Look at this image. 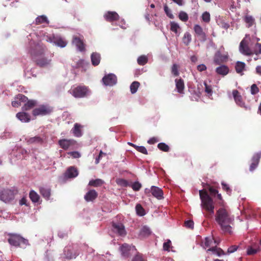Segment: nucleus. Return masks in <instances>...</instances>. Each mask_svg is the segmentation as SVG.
<instances>
[{"label": "nucleus", "instance_id": "1", "mask_svg": "<svg viewBox=\"0 0 261 261\" xmlns=\"http://www.w3.org/2000/svg\"><path fill=\"white\" fill-rule=\"evenodd\" d=\"M47 48L42 42H30L28 53L32 60L40 67L43 68L51 64V59L44 56Z\"/></svg>", "mask_w": 261, "mask_h": 261}, {"label": "nucleus", "instance_id": "2", "mask_svg": "<svg viewBox=\"0 0 261 261\" xmlns=\"http://www.w3.org/2000/svg\"><path fill=\"white\" fill-rule=\"evenodd\" d=\"M215 220L224 233H231L234 218L227 210L224 207L218 209L215 215Z\"/></svg>", "mask_w": 261, "mask_h": 261}, {"label": "nucleus", "instance_id": "3", "mask_svg": "<svg viewBox=\"0 0 261 261\" xmlns=\"http://www.w3.org/2000/svg\"><path fill=\"white\" fill-rule=\"evenodd\" d=\"M199 196L201 201V207L206 212L204 216L207 219L213 218L214 215L215 205L212 198L208 194L205 189L199 190Z\"/></svg>", "mask_w": 261, "mask_h": 261}, {"label": "nucleus", "instance_id": "4", "mask_svg": "<svg viewBox=\"0 0 261 261\" xmlns=\"http://www.w3.org/2000/svg\"><path fill=\"white\" fill-rule=\"evenodd\" d=\"M202 246L203 248L210 247L207 250V252L212 251L213 254L218 256L224 254V252L220 248H217L216 244H218L216 240L212 237H206L204 241L202 242Z\"/></svg>", "mask_w": 261, "mask_h": 261}, {"label": "nucleus", "instance_id": "5", "mask_svg": "<svg viewBox=\"0 0 261 261\" xmlns=\"http://www.w3.org/2000/svg\"><path fill=\"white\" fill-rule=\"evenodd\" d=\"M9 236L8 241L11 245L15 247H25L29 244L28 240L19 234L11 233L9 234Z\"/></svg>", "mask_w": 261, "mask_h": 261}, {"label": "nucleus", "instance_id": "6", "mask_svg": "<svg viewBox=\"0 0 261 261\" xmlns=\"http://www.w3.org/2000/svg\"><path fill=\"white\" fill-rule=\"evenodd\" d=\"M15 193L13 190L6 189L0 192V200L5 203H8L14 199Z\"/></svg>", "mask_w": 261, "mask_h": 261}, {"label": "nucleus", "instance_id": "7", "mask_svg": "<svg viewBox=\"0 0 261 261\" xmlns=\"http://www.w3.org/2000/svg\"><path fill=\"white\" fill-rule=\"evenodd\" d=\"M89 92L88 88L85 86H79L73 88L70 92L75 98H82L86 96Z\"/></svg>", "mask_w": 261, "mask_h": 261}, {"label": "nucleus", "instance_id": "8", "mask_svg": "<svg viewBox=\"0 0 261 261\" xmlns=\"http://www.w3.org/2000/svg\"><path fill=\"white\" fill-rule=\"evenodd\" d=\"M53 112V109L47 105H41L33 110L32 114L34 116L46 115Z\"/></svg>", "mask_w": 261, "mask_h": 261}, {"label": "nucleus", "instance_id": "9", "mask_svg": "<svg viewBox=\"0 0 261 261\" xmlns=\"http://www.w3.org/2000/svg\"><path fill=\"white\" fill-rule=\"evenodd\" d=\"M150 192L151 193L153 196L159 200L162 199L164 198L162 190L158 187L151 186L150 189H145V193L146 194H148Z\"/></svg>", "mask_w": 261, "mask_h": 261}, {"label": "nucleus", "instance_id": "10", "mask_svg": "<svg viewBox=\"0 0 261 261\" xmlns=\"http://www.w3.org/2000/svg\"><path fill=\"white\" fill-rule=\"evenodd\" d=\"M76 144V141L73 139H63L58 141V144L60 147L65 150L71 148Z\"/></svg>", "mask_w": 261, "mask_h": 261}, {"label": "nucleus", "instance_id": "11", "mask_svg": "<svg viewBox=\"0 0 261 261\" xmlns=\"http://www.w3.org/2000/svg\"><path fill=\"white\" fill-rule=\"evenodd\" d=\"M102 82L106 86H113L117 83V76L113 73H110L104 76Z\"/></svg>", "mask_w": 261, "mask_h": 261}, {"label": "nucleus", "instance_id": "12", "mask_svg": "<svg viewBox=\"0 0 261 261\" xmlns=\"http://www.w3.org/2000/svg\"><path fill=\"white\" fill-rule=\"evenodd\" d=\"M112 227L113 231L117 233L119 236L125 237L126 235V231L123 224L113 223Z\"/></svg>", "mask_w": 261, "mask_h": 261}, {"label": "nucleus", "instance_id": "13", "mask_svg": "<svg viewBox=\"0 0 261 261\" xmlns=\"http://www.w3.org/2000/svg\"><path fill=\"white\" fill-rule=\"evenodd\" d=\"M103 17L105 20L109 22L117 21L119 19V15L114 11H108L105 14Z\"/></svg>", "mask_w": 261, "mask_h": 261}, {"label": "nucleus", "instance_id": "14", "mask_svg": "<svg viewBox=\"0 0 261 261\" xmlns=\"http://www.w3.org/2000/svg\"><path fill=\"white\" fill-rule=\"evenodd\" d=\"M194 31L201 41H205L206 40V35L200 25L195 24L194 27Z\"/></svg>", "mask_w": 261, "mask_h": 261}, {"label": "nucleus", "instance_id": "15", "mask_svg": "<svg viewBox=\"0 0 261 261\" xmlns=\"http://www.w3.org/2000/svg\"><path fill=\"white\" fill-rule=\"evenodd\" d=\"M232 95L236 103L241 107H245V103L240 93L237 90L232 91Z\"/></svg>", "mask_w": 261, "mask_h": 261}, {"label": "nucleus", "instance_id": "16", "mask_svg": "<svg viewBox=\"0 0 261 261\" xmlns=\"http://www.w3.org/2000/svg\"><path fill=\"white\" fill-rule=\"evenodd\" d=\"M260 157V153H256L253 155L252 158L251 163L249 168L250 171H252L256 168L258 164Z\"/></svg>", "mask_w": 261, "mask_h": 261}, {"label": "nucleus", "instance_id": "17", "mask_svg": "<svg viewBox=\"0 0 261 261\" xmlns=\"http://www.w3.org/2000/svg\"><path fill=\"white\" fill-rule=\"evenodd\" d=\"M83 126L81 124L75 123L73 127L71 129V132L73 136L76 137H81L83 135L82 130Z\"/></svg>", "mask_w": 261, "mask_h": 261}, {"label": "nucleus", "instance_id": "18", "mask_svg": "<svg viewBox=\"0 0 261 261\" xmlns=\"http://www.w3.org/2000/svg\"><path fill=\"white\" fill-rule=\"evenodd\" d=\"M98 196L97 192L94 190H91L88 191L84 196L86 201H92Z\"/></svg>", "mask_w": 261, "mask_h": 261}, {"label": "nucleus", "instance_id": "19", "mask_svg": "<svg viewBox=\"0 0 261 261\" xmlns=\"http://www.w3.org/2000/svg\"><path fill=\"white\" fill-rule=\"evenodd\" d=\"M73 43L76 45L80 51H84L85 50V44L80 38L77 37H74Z\"/></svg>", "mask_w": 261, "mask_h": 261}, {"label": "nucleus", "instance_id": "20", "mask_svg": "<svg viewBox=\"0 0 261 261\" xmlns=\"http://www.w3.org/2000/svg\"><path fill=\"white\" fill-rule=\"evenodd\" d=\"M175 86L177 91L178 93L182 94L185 89V84L184 80L180 79H176L175 80Z\"/></svg>", "mask_w": 261, "mask_h": 261}, {"label": "nucleus", "instance_id": "21", "mask_svg": "<svg viewBox=\"0 0 261 261\" xmlns=\"http://www.w3.org/2000/svg\"><path fill=\"white\" fill-rule=\"evenodd\" d=\"M16 117L22 122H29L31 120L30 115L25 112L17 113Z\"/></svg>", "mask_w": 261, "mask_h": 261}, {"label": "nucleus", "instance_id": "22", "mask_svg": "<svg viewBox=\"0 0 261 261\" xmlns=\"http://www.w3.org/2000/svg\"><path fill=\"white\" fill-rule=\"evenodd\" d=\"M130 247L129 245L127 244H124L122 245V246L120 247V251L121 252V255L124 257H129L130 253Z\"/></svg>", "mask_w": 261, "mask_h": 261}, {"label": "nucleus", "instance_id": "23", "mask_svg": "<svg viewBox=\"0 0 261 261\" xmlns=\"http://www.w3.org/2000/svg\"><path fill=\"white\" fill-rule=\"evenodd\" d=\"M43 139L40 136H35L29 139L27 142L29 144H39L41 145L43 143Z\"/></svg>", "mask_w": 261, "mask_h": 261}, {"label": "nucleus", "instance_id": "24", "mask_svg": "<svg viewBox=\"0 0 261 261\" xmlns=\"http://www.w3.org/2000/svg\"><path fill=\"white\" fill-rule=\"evenodd\" d=\"M66 176L69 178L75 177L78 175V171L74 167H69L66 172Z\"/></svg>", "mask_w": 261, "mask_h": 261}, {"label": "nucleus", "instance_id": "25", "mask_svg": "<svg viewBox=\"0 0 261 261\" xmlns=\"http://www.w3.org/2000/svg\"><path fill=\"white\" fill-rule=\"evenodd\" d=\"M91 59L92 65L97 66L100 61V55L97 53H93L91 55Z\"/></svg>", "mask_w": 261, "mask_h": 261}, {"label": "nucleus", "instance_id": "26", "mask_svg": "<svg viewBox=\"0 0 261 261\" xmlns=\"http://www.w3.org/2000/svg\"><path fill=\"white\" fill-rule=\"evenodd\" d=\"M39 192L41 195L46 199L48 200L50 196L51 190L49 188L40 187Z\"/></svg>", "mask_w": 261, "mask_h": 261}, {"label": "nucleus", "instance_id": "27", "mask_svg": "<svg viewBox=\"0 0 261 261\" xmlns=\"http://www.w3.org/2000/svg\"><path fill=\"white\" fill-rule=\"evenodd\" d=\"M246 26L248 28L253 27L255 28L256 23L254 18L251 16L246 15Z\"/></svg>", "mask_w": 261, "mask_h": 261}, {"label": "nucleus", "instance_id": "28", "mask_svg": "<svg viewBox=\"0 0 261 261\" xmlns=\"http://www.w3.org/2000/svg\"><path fill=\"white\" fill-rule=\"evenodd\" d=\"M216 72L220 75H225L229 71L228 67L225 65H222L217 67L216 69Z\"/></svg>", "mask_w": 261, "mask_h": 261}, {"label": "nucleus", "instance_id": "29", "mask_svg": "<svg viewBox=\"0 0 261 261\" xmlns=\"http://www.w3.org/2000/svg\"><path fill=\"white\" fill-rule=\"evenodd\" d=\"M46 23V24H49V21L47 19L46 16L44 15H41L38 16L35 20V24L36 25Z\"/></svg>", "mask_w": 261, "mask_h": 261}, {"label": "nucleus", "instance_id": "30", "mask_svg": "<svg viewBox=\"0 0 261 261\" xmlns=\"http://www.w3.org/2000/svg\"><path fill=\"white\" fill-rule=\"evenodd\" d=\"M150 234V229L147 226H143L140 230L139 235L141 237L145 238L148 237Z\"/></svg>", "mask_w": 261, "mask_h": 261}, {"label": "nucleus", "instance_id": "31", "mask_svg": "<svg viewBox=\"0 0 261 261\" xmlns=\"http://www.w3.org/2000/svg\"><path fill=\"white\" fill-rule=\"evenodd\" d=\"M36 105V101L33 100H28L22 107L23 111H28L33 108Z\"/></svg>", "mask_w": 261, "mask_h": 261}, {"label": "nucleus", "instance_id": "32", "mask_svg": "<svg viewBox=\"0 0 261 261\" xmlns=\"http://www.w3.org/2000/svg\"><path fill=\"white\" fill-rule=\"evenodd\" d=\"M54 43L60 47H64L67 45V42L62 38L55 39Z\"/></svg>", "mask_w": 261, "mask_h": 261}, {"label": "nucleus", "instance_id": "33", "mask_svg": "<svg viewBox=\"0 0 261 261\" xmlns=\"http://www.w3.org/2000/svg\"><path fill=\"white\" fill-rule=\"evenodd\" d=\"M103 184V181L100 179L91 180L89 182V185L94 187L101 186Z\"/></svg>", "mask_w": 261, "mask_h": 261}, {"label": "nucleus", "instance_id": "34", "mask_svg": "<svg viewBox=\"0 0 261 261\" xmlns=\"http://www.w3.org/2000/svg\"><path fill=\"white\" fill-rule=\"evenodd\" d=\"M192 40L191 35L189 32L185 33L182 38V42L186 45H188Z\"/></svg>", "mask_w": 261, "mask_h": 261}, {"label": "nucleus", "instance_id": "35", "mask_svg": "<svg viewBox=\"0 0 261 261\" xmlns=\"http://www.w3.org/2000/svg\"><path fill=\"white\" fill-rule=\"evenodd\" d=\"M140 83L138 82H133L130 86V90L131 93L133 94L137 92Z\"/></svg>", "mask_w": 261, "mask_h": 261}, {"label": "nucleus", "instance_id": "36", "mask_svg": "<svg viewBox=\"0 0 261 261\" xmlns=\"http://www.w3.org/2000/svg\"><path fill=\"white\" fill-rule=\"evenodd\" d=\"M30 198L33 202H37L39 199V196L35 191H31L30 193Z\"/></svg>", "mask_w": 261, "mask_h": 261}, {"label": "nucleus", "instance_id": "37", "mask_svg": "<svg viewBox=\"0 0 261 261\" xmlns=\"http://www.w3.org/2000/svg\"><path fill=\"white\" fill-rule=\"evenodd\" d=\"M148 58L145 56H141L137 59V62L140 65H144L147 63Z\"/></svg>", "mask_w": 261, "mask_h": 261}, {"label": "nucleus", "instance_id": "38", "mask_svg": "<svg viewBox=\"0 0 261 261\" xmlns=\"http://www.w3.org/2000/svg\"><path fill=\"white\" fill-rule=\"evenodd\" d=\"M180 29L178 24L174 21L170 22V30L171 31L174 32L175 34H177L178 30Z\"/></svg>", "mask_w": 261, "mask_h": 261}, {"label": "nucleus", "instance_id": "39", "mask_svg": "<svg viewBox=\"0 0 261 261\" xmlns=\"http://www.w3.org/2000/svg\"><path fill=\"white\" fill-rule=\"evenodd\" d=\"M245 67V64L242 62H237L236 65V70L237 73H241L242 75V71Z\"/></svg>", "mask_w": 261, "mask_h": 261}, {"label": "nucleus", "instance_id": "40", "mask_svg": "<svg viewBox=\"0 0 261 261\" xmlns=\"http://www.w3.org/2000/svg\"><path fill=\"white\" fill-rule=\"evenodd\" d=\"M64 252L65 257L68 259L73 258H74L76 256V255L75 254H73L72 251L70 249L65 250Z\"/></svg>", "mask_w": 261, "mask_h": 261}, {"label": "nucleus", "instance_id": "41", "mask_svg": "<svg viewBox=\"0 0 261 261\" xmlns=\"http://www.w3.org/2000/svg\"><path fill=\"white\" fill-rule=\"evenodd\" d=\"M136 210L137 214L140 216H142L145 215L144 209L143 208L142 205L140 204H137L136 206Z\"/></svg>", "mask_w": 261, "mask_h": 261}, {"label": "nucleus", "instance_id": "42", "mask_svg": "<svg viewBox=\"0 0 261 261\" xmlns=\"http://www.w3.org/2000/svg\"><path fill=\"white\" fill-rule=\"evenodd\" d=\"M179 66L176 64H174L171 67V73L174 76L179 75V73L178 71Z\"/></svg>", "mask_w": 261, "mask_h": 261}, {"label": "nucleus", "instance_id": "43", "mask_svg": "<svg viewBox=\"0 0 261 261\" xmlns=\"http://www.w3.org/2000/svg\"><path fill=\"white\" fill-rule=\"evenodd\" d=\"M179 19L184 21L186 22L188 20L189 16L187 13L184 11H180L178 15Z\"/></svg>", "mask_w": 261, "mask_h": 261}, {"label": "nucleus", "instance_id": "44", "mask_svg": "<svg viewBox=\"0 0 261 261\" xmlns=\"http://www.w3.org/2000/svg\"><path fill=\"white\" fill-rule=\"evenodd\" d=\"M158 147L159 149L164 152H168L169 151V147L164 143H159Z\"/></svg>", "mask_w": 261, "mask_h": 261}, {"label": "nucleus", "instance_id": "45", "mask_svg": "<svg viewBox=\"0 0 261 261\" xmlns=\"http://www.w3.org/2000/svg\"><path fill=\"white\" fill-rule=\"evenodd\" d=\"M202 21L206 22L208 23L211 20V16L209 12L205 11L202 14Z\"/></svg>", "mask_w": 261, "mask_h": 261}, {"label": "nucleus", "instance_id": "46", "mask_svg": "<svg viewBox=\"0 0 261 261\" xmlns=\"http://www.w3.org/2000/svg\"><path fill=\"white\" fill-rule=\"evenodd\" d=\"M85 64L86 62L84 60L80 59L76 62L75 64L73 65V67L76 68L84 67Z\"/></svg>", "mask_w": 261, "mask_h": 261}, {"label": "nucleus", "instance_id": "47", "mask_svg": "<svg viewBox=\"0 0 261 261\" xmlns=\"http://www.w3.org/2000/svg\"><path fill=\"white\" fill-rule=\"evenodd\" d=\"M253 53L256 55L260 54H261V44L256 43L254 46L253 49Z\"/></svg>", "mask_w": 261, "mask_h": 261}, {"label": "nucleus", "instance_id": "48", "mask_svg": "<svg viewBox=\"0 0 261 261\" xmlns=\"http://www.w3.org/2000/svg\"><path fill=\"white\" fill-rule=\"evenodd\" d=\"M131 187L134 191H138L142 187V185L139 182L135 181L132 185Z\"/></svg>", "mask_w": 261, "mask_h": 261}, {"label": "nucleus", "instance_id": "49", "mask_svg": "<svg viewBox=\"0 0 261 261\" xmlns=\"http://www.w3.org/2000/svg\"><path fill=\"white\" fill-rule=\"evenodd\" d=\"M208 190L210 193L211 195L213 197H215L216 195L218 193V190L209 185L208 186Z\"/></svg>", "mask_w": 261, "mask_h": 261}, {"label": "nucleus", "instance_id": "50", "mask_svg": "<svg viewBox=\"0 0 261 261\" xmlns=\"http://www.w3.org/2000/svg\"><path fill=\"white\" fill-rule=\"evenodd\" d=\"M164 9L165 11V12L166 14L171 19H173L174 18L173 15L172 14L171 10L168 8L167 4H165L164 6Z\"/></svg>", "mask_w": 261, "mask_h": 261}, {"label": "nucleus", "instance_id": "51", "mask_svg": "<svg viewBox=\"0 0 261 261\" xmlns=\"http://www.w3.org/2000/svg\"><path fill=\"white\" fill-rule=\"evenodd\" d=\"M215 197H216L217 199L218 200V204L220 206H223L224 205V201L222 198L221 194H219L218 193V194H217V195H216Z\"/></svg>", "mask_w": 261, "mask_h": 261}, {"label": "nucleus", "instance_id": "52", "mask_svg": "<svg viewBox=\"0 0 261 261\" xmlns=\"http://www.w3.org/2000/svg\"><path fill=\"white\" fill-rule=\"evenodd\" d=\"M250 91L252 95H255L259 92V90L257 85L254 84L251 86Z\"/></svg>", "mask_w": 261, "mask_h": 261}, {"label": "nucleus", "instance_id": "53", "mask_svg": "<svg viewBox=\"0 0 261 261\" xmlns=\"http://www.w3.org/2000/svg\"><path fill=\"white\" fill-rule=\"evenodd\" d=\"M16 99H18L20 103L26 102L28 100L27 97L21 94H19L16 96Z\"/></svg>", "mask_w": 261, "mask_h": 261}, {"label": "nucleus", "instance_id": "54", "mask_svg": "<svg viewBox=\"0 0 261 261\" xmlns=\"http://www.w3.org/2000/svg\"><path fill=\"white\" fill-rule=\"evenodd\" d=\"M221 185L223 190L225 191L227 194H230L231 193V190L228 185L226 184L224 182H222Z\"/></svg>", "mask_w": 261, "mask_h": 261}, {"label": "nucleus", "instance_id": "55", "mask_svg": "<svg viewBox=\"0 0 261 261\" xmlns=\"http://www.w3.org/2000/svg\"><path fill=\"white\" fill-rule=\"evenodd\" d=\"M136 149L138 151H139L140 152H141V153H143L144 154H148V152H147V149L144 146H136Z\"/></svg>", "mask_w": 261, "mask_h": 261}, {"label": "nucleus", "instance_id": "56", "mask_svg": "<svg viewBox=\"0 0 261 261\" xmlns=\"http://www.w3.org/2000/svg\"><path fill=\"white\" fill-rule=\"evenodd\" d=\"M185 226L188 228L193 229L194 228V222L192 220H187L185 222Z\"/></svg>", "mask_w": 261, "mask_h": 261}, {"label": "nucleus", "instance_id": "57", "mask_svg": "<svg viewBox=\"0 0 261 261\" xmlns=\"http://www.w3.org/2000/svg\"><path fill=\"white\" fill-rule=\"evenodd\" d=\"M205 86V92L208 94L212 95V88L211 86L208 85L206 82L204 83Z\"/></svg>", "mask_w": 261, "mask_h": 261}, {"label": "nucleus", "instance_id": "58", "mask_svg": "<svg viewBox=\"0 0 261 261\" xmlns=\"http://www.w3.org/2000/svg\"><path fill=\"white\" fill-rule=\"evenodd\" d=\"M171 245V242L168 240L166 242L163 244V249L165 251H169Z\"/></svg>", "mask_w": 261, "mask_h": 261}, {"label": "nucleus", "instance_id": "59", "mask_svg": "<svg viewBox=\"0 0 261 261\" xmlns=\"http://www.w3.org/2000/svg\"><path fill=\"white\" fill-rule=\"evenodd\" d=\"M74 159L79 158L81 156V154L78 151H71L68 153Z\"/></svg>", "mask_w": 261, "mask_h": 261}, {"label": "nucleus", "instance_id": "60", "mask_svg": "<svg viewBox=\"0 0 261 261\" xmlns=\"http://www.w3.org/2000/svg\"><path fill=\"white\" fill-rule=\"evenodd\" d=\"M239 49L241 53L245 54V38L242 39L240 43Z\"/></svg>", "mask_w": 261, "mask_h": 261}, {"label": "nucleus", "instance_id": "61", "mask_svg": "<svg viewBox=\"0 0 261 261\" xmlns=\"http://www.w3.org/2000/svg\"><path fill=\"white\" fill-rule=\"evenodd\" d=\"M258 250L257 249L252 248V247H249L248 248L247 254L248 255H253L256 253L258 252Z\"/></svg>", "mask_w": 261, "mask_h": 261}, {"label": "nucleus", "instance_id": "62", "mask_svg": "<svg viewBox=\"0 0 261 261\" xmlns=\"http://www.w3.org/2000/svg\"><path fill=\"white\" fill-rule=\"evenodd\" d=\"M117 184L123 187H127L128 185L127 181L124 179H119L117 181Z\"/></svg>", "mask_w": 261, "mask_h": 261}, {"label": "nucleus", "instance_id": "63", "mask_svg": "<svg viewBox=\"0 0 261 261\" xmlns=\"http://www.w3.org/2000/svg\"><path fill=\"white\" fill-rule=\"evenodd\" d=\"M239 247L238 246H237V245H232L231 246H230V247H229L228 248V250H227V252L228 253H233L235 251H236L238 248H239Z\"/></svg>", "mask_w": 261, "mask_h": 261}, {"label": "nucleus", "instance_id": "64", "mask_svg": "<svg viewBox=\"0 0 261 261\" xmlns=\"http://www.w3.org/2000/svg\"><path fill=\"white\" fill-rule=\"evenodd\" d=\"M21 103L18 99H16V96L14 98V100L12 101V106L13 107H18L21 106Z\"/></svg>", "mask_w": 261, "mask_h": 261}]
</instances>
